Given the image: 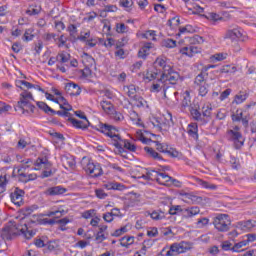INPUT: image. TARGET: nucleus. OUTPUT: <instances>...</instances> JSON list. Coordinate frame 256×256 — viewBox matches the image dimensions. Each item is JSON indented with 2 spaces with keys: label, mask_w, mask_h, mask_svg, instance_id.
I'll use <instances>...</instances> for the list:
<instances>
[{
  "label": "nucleus",
  "mask_w": 256,
  "mask_h": 256,
  "mask_svg": "<svg viewBox=\"0 0 256 256\" xmlns=\"http://www.w3.org/2000/svg\"><path fill=\"white\" fill-rule=\"evenodd\" d=\"M142 37H144V39H151L152 41H157L156 34L154 30H148L146 31Z\"/></svg>",
  "instance_id": "nucleus-51"
},
{
  "label": "nucleus",
  "mask_w": 256,
  "mask_h": 256,
  "mask_svg": "<svg viewBox=\"0 0 256 256\" xmlns=\"http://www.w3.org/2000/svg\"><path fill=\"white\" fill-rule=\"evenodd\" d=\"M161 78H158L156 82H153L150 91L151 93H159L161 91V85H163V83H165L164 81L159 82Z\"/></svg>",
  "instance_id": "nucleus-43"
},
{
  "label": "nucleus",
  "mask_w": 256,
  "mask_h": 256,
  "mask_svg": "<svg viewBox=\"0 0 256 256\" xmlns=\"http://www.w3.org/2000/svg\"><path fill=\"white\" fill-rule=\"evenodd\" d=\"M23 195H25V192L19 188H16L14 192L10 194V199L14 205L21 207V205H23Z\"/></svg>",
  "instance_id": "nucleus-14"
},
{
  "label": "nucleus",
  "mask_w": 256,
  "mask_h": 256,
  "mask_svg": "<svg viewBox=\"0 0 256 256\" xmlns=\"http://www.w3.org/2000/svg\"><path fill=\"white\" fill-rule=\"evenodd\" d=\"M69 121L72 123L73 127L76 129H87L89 127V120H77L75 118H69Z\"/></svg>",
  "instance_id": "nucleus-28"
},
{
  "label": "nucleus",
  "mask_w": 256,
  "mask_h": 256,
  "mask_svg": "<svg viewBox=\"0 0 256 256\" xmlns=\"http://www.w3.org/2000/svg\"><path fill=\"white\" fill-rule=\"evenodd\" d=\"M132 101L133 105L138 108L145 107L147 105V101L139 95L134 96V98H132Z\"/></svg>",
  "instance_id": "nucleus-33"
},
{
  "label": "nucleus",
  "mask_w": 256,
  "mask_h": 256,
  "mask_svg": "<svg viewBox=\"0 0 256 256\" xmlns=\"http://www.w3.org/2000/svg\"><path fill=\"white\" fill-rule=\"evenodd\" d=\"M159 174L160 172H157L155 170H150L146 173V175H143L142 178L146 179L148 181H159Z\"/></svg>",
  "instance_id": "nucleus-30"
},
{
  "label": "nucleus",
  "mask_w": 256,
  "mask_h": 256,
  "mask_svg": "<svg viewBox=\"0 0 256 256\" xmlns=\"http://www.w3.org/2000/svg\"><path fill=\"white\" fill-rule=\"evenodd\" d=\"M187 251V243L181 242L180 244H173L167 251L166 256L181 255Z\"/></svg>",
  "instance_id": "nucleus-13"
},
{
  "label": "nucleus",
  "mask_w": 256,
  "mask_h": 256,
  "mask_svg": "<svg viewBox=\"0 0 256 256\" xmlns=\"http://www.w3.org/2000/svg\"><path fill=\"white\" fill-rule=\"evenodd\" d=\"M247 245V241L243 240L241 242L236 243L232 248L231 251H234L235 253H239L241 251V247H245Z\"/></svg>",
  "instance_id": "nucleus-50"
},
{
  "label": "nucleus",
  "mask_w": 256,
  "mask_h": 256,
  "mask_svg": "<svg viewBox=\"0 0 256 256\" xmlns=\"http://www.w3.org/2000/svg\"><path fill=\"white\" fill-rule=\"evenodd\" d=\"M191 105V95L189 94V91H186L184 93V97L182 100V107H189Z\"/></svg>",
  "instance_id": "nucleus-48"
},
{
  "label": "nucleus",
  "mask_w": 256,
  "mask_h": 256,
  "mask_svg": "<svg viewBox=\"0 0 256 256\" xmlns=\"http://www.w3.org/2000/svg\"><path fill=\"white\" fill-rule=\"evenodd\" d=\"M44 193L50 197H55V195H63L64 193H67V189L63 186H54L47 188Z\"/></svg>",
  "instance_id": "nucleus-17"
},
{
  "label": "nucleus",
  "mask_w": 256,
  "mask_h": 256,
  "mask_svg": "<svg viewBox=\"0 0 256 256\" xmlns=\"http://www.w3.org/2000/svg\"><path fill=\"white\" fill-rule=\"evenodd\" d=\"M120 5L125 9H131L133 7V0H120Z\"/></svg>",
  "instance_id": "nucleus-61"
},
{
  "label": "nucleus",
  "mask_w": 256,
  "mask_h": 256,
  "mask_svg": "<svg viewBox=\"0 0 256 256\" xmlns=\"http://www.w3.org/2000/svg\"><path fill=\"white\" fill-rule=\"evenodd\" d=\"M227 137L229 141L233 143L235 149H241V147L245 145V138L241 133V127L237 125L232 126V128L227 131Z\"/></svg>",
  "instance_id": "nucleus-4"
},
{
  "label": "nucleus",
  "mask_w": 256,
  "mask_h": 256,
  "mask_svg": "<svg viewBox=\"0 0 256 256\" xmlns=\"http://www.w3.org/2000/svg\"><path fill=\"white\" fill-rule=\"evenodd\" d=\"M159 75L161 76V71L159 70H147L143 76V79L149 83L151 81H155V79H159Z\"/></svg>",
  "instance_id": "nucleus-26"
},
{
  "label": "nucleus",
  "mask_w": 256,
  "mask_h": 256,
  "mask_svg": "<svg viewBox=\"0 0 256 256\" xmlns=\"http://www.w3.org/2000/svg\"><path fill=\"white\" fill-rule=\"evenodd\" d=\"M19 233H22L26 239H31L35 235L33 231L28 230L27 224L23 223V221L20 224H12L2 229V237L8 241L15 237V235H19Z\"/></svg>",
  "instance_id": "nucleus-2"
},
{
  "label": "nucleus",
  "mask_w": 256,
  "mask_h": 256,
  "mask_svg": "<svg viewBox=\"0 0 256 256\" xmlns=\"http://www.w3.org/2000/svg\"><path fill=\"white\" fill-rule=\"evenodd\" d=\"M230 163H231L232 169H236V170L241 169V163H239V160L237 158L231 157Z\"/></svg>",
  "instance_id": "nucleus-58"
},
{
  "label": "nucleus",
  "mask_w": 256,
  "mask_h": 256,
  "mask_svg": "<svg viewBox=\"0 0 256 256\" xmlns=\"http://www.w3.org/2000/svg\"><path fill=\"white\" fill-rule=\"evenodd\" d=\"M34 37H35V35H33V31H31V29H28L24 33L23 40L24 41H33Z\"/></svg>",
  "instance_id": "nucleus-57"
},
{
  "label": "nucleus",
  "mask_w": 256,
  "mask_h": 256,
  "mask_svg": "<svg viewBox=\"0 0 256 256\" xmlns=\"http://www.w3.org/2000/svg\"><path fill=\"white\" fill-rule=\"evenodd\" d=\"M156 67H161L162 73H168L171 71V65L167 64V58L165 56H160L155 61Z\"/></svg>",
  "instance_id": "nucleus-18"
},
{
  "label": "nucleus",
  "mask_w": 256,
  "mask_h": 256,
  "mask_svg": "<svg viewBox=\"0 0 256 256\" xmlns=\"http://www.w3.org/2000/svg\"><path fill=\"white\" fill-rule=\"evenodd\" d=\"M19 181H22V183H29L28 175L25 173V170L23 168L17 170Z\"/></svg>",
  "instance_id": "nucleus-47"
},
{
  "label": "nucleus",
  "mask_w": 256,
  "mask_h": 256,
  "mask_svg": "<svg viewBox=\"0 0 256 256\" xmlns=\"http://www.w3.org/2000/svg\"><path fill=\"white\" fill-rule=\"evenodd\" d=\"M189 46H185L180 49V53L182 55H187V57H193V55H197V53H201V48L195 45V43H203V37L196 35L189 40Z\"/></svg>",
  "instance_id": "nucleus-6"
},
{
  "label": "nucleus",
  "mask_w": 256,
  "mask_h": 256,
  "mask_svg": "<svg viewBox=\"0 0 256 256\" xmlns=\"http://www.w3.org/2000/svg\"><path fill=\"white\" fill-rule=\"evenodd\" d=\"M231 119L233 123L240 122L242 123L244 129L247 131L249 129V120L251 119L249 114H245L243 110H236V113L231 114Z\"/></svg>",
  "instance_id": "nucleus-7"
},
{
  "label": "nucleus",
  "mask_w": 256,
  "mask_h": 256,
  "mask_svg": "<svg viewBox=\"0 0 256 256\" xmlns=\"http://www.w3.org/2000/svg\"><path fill=\"white\" fill-rule=\"evenodd\" d=\"M199 213H201V209L197 206H192L190 208L184 209L183 218L191 219L192 217H195V215H199Z\"/></svg>",
  "instance_id": "nucleus-22"
},
{
  "label": "nucleus",
  "mask_w": 256,
  "mask_h": 256,
  "mask_svg": "<svg viewBox=\"0 0 256 256\" xmlns=\"http://www.w3.org/2000/svg\"><path fill=\"white\" fill-rule=\"evenodd\" d=\"M179 213H185V209L181 205H173L169 209V215H179Z\"/></svg>",
  "instance_id": "nucleus-42"
},
{
  "label": "nucleus",
  "mask_w": 256,
  "mask_h": 256,
  "mask_svg": "<svg viewBox=\"0 0 256 256\" xmlns=\"http://www.w3.org/2000/svg\"><path fill=\"white\" fill-rule=\"evenodd\" d=\"M65 213V210H56V211H49L47 214H44L45 217H54V219H59L60 217H63V214Z\"/></svg>",
  "instance_id": "nucleus-45"
},
{
  "label": "nucleus",
  "mask_w": 256,
  "mask_h": 256,
  "mask_svg": "<svg viewBox=\"0 0 256 256\" xmlns=\"http://www.w3.org/2000/svg\"><path fill=\"white\" fill-rule=\"evenodd\" d=\"M213 225L219 233H227L231 229V218L228 214H218L214 217Z\"/></svg>",
  "instance_id": "nucleus-5"
},
{
  "label": "nucleus",
  "mask_w": 256,
  "mask_h": 256,
  "mask_svg": "<svg viewBox=\"0 0 256 256\" xmlns=\"http://www.w3.org/2000/svg\"><path fill=\"white\" fill-rule=\"evenodd\" d=\"M180 20L179 18H172L170 20H168L167 25H169V27H171L173 29V27H177V25H179Z\"/></svg>",
  "instance_id": "nucleus-63"
},
{
  "label": "nucleus",
  "mask_w": 256,
  "mask_h": 256,
  "mask_svg": "<svg viewBox=\"0 0 256 256\" xmlns=\"http://www.w3.org/2000/svg\"><path fill=\"white\" fill-rule=\"evenodd\" d=\"M17 86L20 87V89H23V87H26V89H33V84L25 80H19Z\"/></svg>",
  "instance_id": "nucleus-59"
},
{
  "label": "nucleus",
  "mask_w": 256,
  "mask_h": 256,
  "mask_svg": "<svg viewBox=\"0 0 256 256\" xmlns=\"http://www.w3.org/2000/svg\"><path fill=\"white\" fill-rule=\"evenodd\" d=\"M150 217L154 221H161L162 219H165V212L161 210H154L152 213H150Z\"/></svg>",
  "instance_id": "nucleus-37"
},
{
  "label": "nucleus",
  "mask_w": 256,
  "mask_h": 256,
  "mask_svg": "<svg viewBox=\"0 0 256 256\" xmlns=\"http://www.w3.org/2000/svg\"><path fill=\"white\" fill-rule=\"evenodd\" d=\"M224 39H230L231 41L245 42L247 41V36L243 35V32H241V30L235 28V29H230L226 31Z\"/></svg>",
  "instance_id": "nucleus-10"
},
{
  "label": "nucleus",
  "mask_w": 256,
  "mask_h": 256,
  "mask_svg": "<svg viewBox=\"0 0 256 256\" xmlns=\"http://www.w3.org/2000/svg\"><path fill=\"white\" fill-rule=\"evenodd\" d=\"M71 59V54L62 51L56 56V60L59 61L61 64L68 63Z\"/></svg>",
  "instance_id": "nucleus-34"
},
{
  "label": "nucleus",
  "mask_w": 256,
  "mask_h": 256,
  "mask_svg": "<svg viewBox=\"0 0 256 256\" xmlns=\"http://www.w3.org/2000/svg\"><path fill=\"white\" fill-rule=\"evenodd\" d=\"M158 183L160 185H171V183H178L177 180L173 179L167 173H161L158 176Z\"/></svg>",
  "instance_id": "nucleus-20"
},
{
  "label": "nucleus",
  "mask_w": 256,
  "mask_h": 256,
  "mask_svg": "<svg viewBox=\"0 0 256 256\" xmlns=\"http://www.w3.org/2000/svg\"><path fill=\"white\" fill-rule=\"evenodd\" d=\"M135 243V237L133 236H124L120 239V245L122 247L128 248L130 245H133Z\"/></svg>",
  "instance_id": "nucleus-32"
},
{
  "label": "nucleus",
  "mask_w": 256,
  "mask_h": 256,
  "mask_svg": "<svg viewBox=\"0 0 256 256\" xmlns=\"http://www.w3.org/2000/svg\"><path fill=\"white\" fill-rule=\"evenodd\" d=\"M7 183H9V181L7 180V176H0V194L1 193H5V191L7 190Z\"/></svg>",
  "instance_id": "nucleus-44"
},
{
  "label": "nucleus",
  "mask_w": 256,
  "mask_h": 256,
  "mask_svg": "<svg viewBox=\"0 0 256 256\" xmlns=\"http://www.w3.org/2000/svg\"><path fill=\"white\" fill-rule=\"evenodd\" d=\"M137 88H135V85H130L127 87V95L128 97H131L133 99L134 97H137Z\"/></svg>",
  "instance_id": "nucleus-53"
},
{
  "label": "nucleus",
  "mask_w": 256,
  "mask_h": 256,
  "mask_svg": "<svg viewBox=\"0 0 256 256\" xmlns=\"http://www.w3.org/2000/svg\"><path fill=\"white\" fill-rule=\"evenodd\" d=\"M130 119L131 121H133L135 123V125H137L138 127H145V125L143 124V121H141V118L139 117V114H137V112L132 111L130 113Z\"/></svg>",
  "instance_id": "nucleus-35"
},
{
  "label": "nucleus",
  "mask_w": 256,
  "mask_h": 256,
  "mask_svg": "<svg viewBox=\"0 0 256 256\" xmlns=\"http://www.w3.org/2000/svg\"><path fill=\"white\" fill-rule=\"evenodd\" d=\"M100 105L103 111L107 113V115H113V113H115V106H113V103L110 101L102 100Z\"/></svg>",
  "instance_id": "nucleus-27"
},
{
  "label": "nucleus",
  "mask_w": 256,
  "mask_h": 256,
  "mask_svg": "<svg viewBox=\"0 0 256 256\" xmlns=\"http://www.w3.org/2000/svg\"><path fill=\"white\" fill-rule=\"evenodd\" d=\"M196 87H198V93L200 97H205L209 93V88H207V84H202Z\"/></svg>",
  "instance_id": "nucleus-49"
},
{
  "label": "nucleus",
  "mask_w": 256,
  "mask_h": 256,
  "mask_svg": "<svg viewBox=\"0 0 256 256\" xmlns=\"http://www.w3.org/2000/svg\"><path fill=\"white\" fill-rule=\"evenodd\" d=\"M237 229H240L241 231L249 232L253 231L256 227V220H246V221H240L236 224Z\"/></svg>",
  "instance_id": "nucleus-15"
},
{
  "label": "nucleus",
  "mask_w": 256,
  "mask_h": 256,
  "mask_svg": "<svg viewBox=\"0 0 256 256\" xmlns=\"http://www.w3.org/2000/svg\"><path fill=\"white\" fill-rule=\"evenodd\" d=\"M198 131L199 129H198L197 123H191L188 125L187 133L189 137H192V139H194V141H197L199 139Z\"/></svg>",
  "instance_id": "nucleus-24"
},
{
  "label": "nucleus",
  "mask_w": 256,
  "mask_h": 256,
  "mask_svg": "<svg viewBox=\"0 0 256 256\" xmlns=\"http://www.w3.org/2000/svg\"><path fill=\"white\" fill-rule=\"evenodd\" d=\"M82 62L87 68L93 67V65H95V59L89 54H84Z\"/></svg>",
  "instance_id": "nucleus-40"
},
{
  "label": "nucleus",
  "mask_w": 256,
  "mask_h": 256,
  "mask_svg": "<svg viewBox=\"0 0 256 256\" xmlns=\"http://www.w3.org/2000/svg\"><path fill=\"white\" fill-rule=\"evenodd\" d=\"M60 109H63V111H71L73 109L67 99L63 96H60Z\"/></svg>",
  "instance_id": "nucleus-41"
},
{
  "label": "nucleus",
  "mask_w": 256,
  "mask_h": 256,
  "mask_svg": "<svg viewBox=\"0 0 256 256\" xmlns=\"http://www.w3.org/2000/svg\"><path fill=\"white\" fill-rule=\"evenodd\" d=\"M97 131H100V133H103L106 135V137H110V139L114 141L113 145L116 147L118 155H121V157H124L125 159L128 158L127 151L125 149L132 152L137 151V146L121 138V135H119V130L115 126L100 123L98 125Z\"/></svg>",
  "instance_id": "nucleus-1"
},
{
  "label": "nucleus",
  "mask_w": 256,
  "mask_h": 256,
  "mask_svg": "<svg viewBox=\"0 0 256 256\" xmlns=\"http://www.w3.org/2000/svg\"><path fill=\"white\" fill-rule=\"evenodd\" d=\"M21 165L18 167V169H22V171H25L31 167V165H34L35 167L32 168L33 171H39L41 169V166L44 165V167H51V163L47 159V157L44 158H37L35 163H33V159L26 158L20 160Z\"/></svg>",
  "instance_id": "nucleus-3"
},
{
  "label": "nucleus",
  "mask_w": 256,
  "mask_h": 256,
  "mask_svg": "<svg viewBox=\"0 0 256 256\" xmlns=\"http://www.w3.org/2000/svg\"><path fill=\"white\" fill-rule=\"evenodd\" d=\"M211 111H213V108L211 107L210 104L204 105L202 107V117H203V119H207L209 121V119H211Z\"/></svg>",
  "instance_id": "nucleus-36"
},
{
  "label": "nucleus",
  "mask_w": 256,
  "mask_h": 256,
  "mask_svg": "<svg viewBox=\"0 0 256 256\" xmlns=\"http://www.w3.org/2000/svg\"><path fill=\"white\" fill-rule=\"evenodd\" d=\"M190 113L193 119H195V121H198V123H200L201 125H206V123H209V120L203 118V115L201 114V112H199V110L192 108L190 109Z\"/></svg>",
  "instance_id": "nucleus-23"
},
{
  "label": "nucleus",
  "mask_w": 256,
  "mask_h": 256,
  "mask_svg": "<svg viewBox=\"0 0 256 256\" xmlns=\"http://www.w3.org/2000/svg\"><path fill=\"white\" fill-rule=\"evenodd\" d=\"M110 189H113L114 191H123V189H125V185L121 184V183H111L110 184Z\"/></svg>",
  "instance_id": "nucleus-55"
},
{
  "label": "nucleus",
  "mask_w": 256,
  "mask_h": 256,
  "mask_svg": "<svg viewBox=\"0 0 256 256\" xmlns=\"http://www.w3.org/2000/svg\"><path fill=\"white\" fill-rule=\"evenodd\" d=\"M237 67L231 65H225L220 68L219 73H236Z\"/></svg>",
  "instance_id": "nucleus-46"
},
{
  "label": "nucleus",
  "mask_w": 256,
  "mask_h": 256,
  "mask_svg": "<svg viewBox=\"0 0 256 256\" xmlns=\"http://www.w3.org/2000/svg\"><path fill=\"white\" fill-rule=\"evenodd\" d=\"M181 196L186 203H192L193 205H198L203 202V198L201 196H197L193 193H181Z\"/></svg>",
  "instance_id": "nucleus-16"
},
{
  "label": "nucleus",
  "mask_w": 256,
  "mask_h": 256,
  "mask_svg": "<svg viewBox=\"0 0 256 256\" xmlns=\"http://www.w3.org/2000/svg\"><path fill=\"white\" fill-rule=\"evenodd\" d=\"M136 133H137V139L139 141H142L145 145L151 143V139L145 138V136L143 135V133L140 130H138Z\"/></svg>",
  "instance_id": "nucleus-54"
},
{
  "label": "nucleus",
  "mask_w": 256,
  "mask_h": 256,
  "mask_svg": "<svg viewBox=\"0 0 256 256\" xmlns=\"http://www.w3.org/2000/svg\"><path fill=\"white\" fill-rule=\"evenodd\" d=\"M196 183H198V185H200L201 187H203V189H217V186L215 184H211L207 181H204L200 178H196Z\"/></svg>",
  "instance_id": "nucleus-38"
},
{
  "label": "nucleus",
  "mask_w": 256,
  "mask_h": 256,
  "mask_svg": "<svg viewBox=\"0 0 256 256\" xmlns=\"http://www.w3.org/2000/svg\"><path fill=\"white\" fill-rule=\"evenodd\" d=\"M207 79H209V73L201 70L194 80V85L197 87L199 85H207Z\"/></svg>",
  "instance_id": "nucleus-21"
},
{
  "label": "nucleus",
  "mask_w": 256,
  "mask_h": 256,
  "mask_svg": "<svg viewBox=\"0 0 256 256\" xmlns=\"http://www.w3.org/2000/svg\"><path fill=\"white\" fill-rule=\"evenodd\" d=\"M129 27L125 25V23H117L116 24V31L117 33H127Z\"/></svg>",
  "instance_id": "nucleus-52"
},
{
  "label": "nucleus",
  "mask_w": 256,
  "mask_h": 256,
  "mask_svg": "<svg viewBox=\"0 0 256 256\" xmlns=\"http://www.w3.org/2000/svg\"><path fill=\"white\" fill-rule=\"evenodd\" d=\"M169 81L171 85H177V82L179 81V74L173 70V68H170L168 72L161 73L159 83Z\"/></svg>",
  "instance_id": "nucleus-8"
},
{
  "label": "nucleus",
  "mask_w": 256,
  "mask_h": 256,
  "mask_svg": "<svg viewBox=\"0 0 256 256\" xmlns=\"http://www.w3.org/2000/svg\"><path fill=\"white\" fill-rule=\"evenodd\" d=\"M144 151L147 153V155H149V157L155 159L156 161H161L163 159V157H161V155L151 147H145Z\"/></svg>",
  "instance_id": "nucleus-31"
},
{
  "label": "nucleus",
  "mask_w": 256,
  "mask_h": 256,
  "mask_svg": "<svg viewBox=\"0 0 256 256\" xmlns=\"http://www.w3.org/2000/svg\"><path fill=\"white\" fill-rule=\"evenodd\" d=\"M31 101H33V94L31 92L24 90L20 94V100L18 101V107L22 109V113H29V110H25V107L31 104Z\"/></svg>",
  "instance_id": "nucleus-9"
},
{
  "label": "nucleus",
  "mask_w": 256,
  "mask_h": 256,
  "mask_svg": "<svg viewBox=\"0 0 256 256\" xmlns=\"http://www.w3.org/2000/svg\"><path fill=\"white\" fill-rule=\"evenodd\" d=\"M39 13H41V7L26 10L27 15H39Z\"/></svg>",
  "instance_id": "nucleus-64"
},
{
  "label": "nucleus",
  "mask_w": 256,
  "mask_h": 256,
  "mask_svg": "<svg viewBox=\"0 0 256 256\" xmlns=\"http://www.w3.org/2000/svg\"><path fill=\"white\" fill-rule=\"evenodd\" d=\"M196 225H197V227H199L200 229L203 228V227H206V225H209V219H208V218H201V219H198Z\"/></svg>",
  "instance_id": "nucleus-60"
},
{
  "label": "nucleus",
  "mask_w": 256,
  "mask_h": 256,
  "mask_svg": "<svg viewBox=\"0 0 256 256\" xmlns=\"http://www.w3.org/2000/svg\"><path fill=\"white\" fill-rule=\"evenodd\" d=\"M83 169L90 175V177H100V175L103 174L101 166L95 165L90 161L86 165H83Z\"/></svg>",
  "instance_id": "nucleus-11"
},
{
  "label": "nucleus",
  "mask_w": 256,
  "mask_h": 256,
  "mask_svg": "<svg viewBox=\"0 0 256 256\" xmlns=\"http://www.w3.org/2000/svg\"><path fill=\"white\" fill-rule=\"evenodd\" d=\"M37 107L44 111V113H52V115H55V110H53L47 103L45 102H37L36 103Z\"/></svg>",
  "instance_id": "nucleus-39"
},
{
  "label": "nucleus",
  "mask_w": 256,
  "mask_h": 256,
  "mask_svg": "<svg viewBox=\"0 0 256 256\" xmlns=\"http://www.w3.org/2000/svg\"><path fill=\"white\" fill-rule=\"evenodd\" d=\"M65 91L68 93V95H81V87H79L77 84L74 82H69L65 86Z\"/></svg>",
  "instance_id": "nucleus-19"
},
{
  "label": "nucleus",
  "mask_w": 256,
  "mask_h": 256,
  "mask_svg": "<svg viewBox=\"0 0 256 256\" xmlns=\"http://www.w3.org/2000/svg\"><path fill=\"white\" fill-rule=\"evenodd\" d=\"M164 47H168L169 49H173V47H176L177 42L173 39H166L163 41Z\"/></svg>",
  "instance_id": "nucleus-56"
},
{
  "label": "nucleus",
  "mask_w": 256,
  "mask_h": 256,
  "mask_svg": "<svg viewBox=\"0 0 256 256\" xmlns=\"http://www.w3.org/2000/svg\"><path fill=\"white\" fill-rule=\"evenodd\" d=\"M187 8V12L189 15H199L200 13H203V8H201V6L195 4L192 5L191 4H187L186 5Z\"/></svg>",
  "instance_id": "nucleus-29"
},
{
  "label": "nucleus",
  "mask_w": 256,
  "mask_h": 256,
  "mask_svg": "<svg viewBox=\"0 0 256 256\" xmlns=\"http://www.w3.org/2000/svg\"><path fill=\"white\" fill-rule=\"evenodd\" d=\"M95 193H96V197H98V199H105L107 197V193H105V190H103V189H96Z\"/></svg>",
  "instance_id": "nucleus-62"
},
{
  "label": "nucleus",
  "mask_w": 256,
  "mask_h": 256,
  "mask_svg": "<svg viewBox=\"0 0 256 256\" xmlns=\"http://www.w3.org/2000/svg\"><path fill=\"white\" fill-rule=\"evenodd\" d=\"M153 49V43L147 42L143 45V47L138 52V57L140 59H147V55H149V51Z\"/></svg>",
  "instance_id": "nucleus-25"
},
{
  "label": "nucleus",
  "mask_w": 256,
  "mask_h": 256,
  "mask_svg": "<svg viewBox=\"0 0 256 256\" xmlns=\"http://www.w3.org/2000/svg\"><path fill=\"white\" fill-rule=\"evenodd\" d=\"M155 143H156V149L160 153H167V155L173 158L179 157V152L174 148L169 147L168 144L160 143L159 141H156Z\"/></svg>",
  "instance_id": "nucleus-12"
}]
</instances>
